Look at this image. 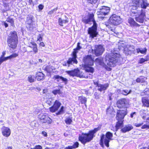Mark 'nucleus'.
Listing matches in <instances>:
<instances>
[{
    "instance_id": "nucleus-1",
    "label": "nucleus",
    "mask_w": 149,
    "mask_h": 149,
    "mask_svg": "<svg viewBox=\"0 0 149 149\" xmlns=\"http://www.w3.org/2000/svg\"><path fill=\"white\" fill-rule=\"evenodd\" d=\"M94 14H92L89 15L88 18H83L82 19V22L85 24H90L91 22H93V26L89 28L88 30V33L89 34L90 37L92 38L96 37L98 34L97 31V24L94 20Z\"/></svg>"
},
{
    "instance_id": "nucleus-2",
    "label": "nucleus",
    "mask_w": 149,
    "mask_h": 149,
    "mask_svg": "<svg viewBox=\"0 0 149 149\" xmlns=\"http://www.w3.org/2000/svg\"><path fill=\"white\" fill-rule=\"evenodd\" d=\"M100 129V128L98 127L93 130L90 131L88 133H82L81 135L79 137V140L84 144L90 141L93 139L94 134Z\"/></svg>"
},
{
    "instance_id": "nucleus-3",
    "label": "nucleus",
    "mask_w": 149,
    "mask_h": 149,
    "mask_svg": "<svg viewBox=\"0 0 149 149\" xmlns=\"http://www.w3.org/2000/svg\"><path fill=\"white\" fill-rule=\"evenodd\" d=\"M17 36L15 31L11 32L8 36L7 43L8 46L13 49H15L17 43Z\"/></svg>"
},
{
    "instance_id": "nucleus-4",
    "label": "nucleus",
    "mask_w": 149,
    "mask_h": 149,
    "mask_svg": "<svg viewBox=\"0 0 149 149\" xmlns=\"http://www.w3.org/2000/svg\"><path fill=\"white\" fill-rule=\"evenodd\" d=\"M120 56V54L116 52L115 51L111 52L108 55L109 62L107 63V65L116 64L119 60Z\"/></svg>"
},
{
    "instance_id": "nucleus-5",
    "label": "nucleus",
    "mask_w": 149,
    "mask_h": 149,
    "mask_svg": "<svg viewBox=\"0 0 149 149\" xmlns=\"http://www.w3.org/2000/svg\"><path fill=\"white\" fill-rule=\"evenodd\" d=\"M80 43L78 42L77 44V47L74 49V51L72 53V58H69L67 61V63L69 64L72 65L73 64H77V61L76 59L77 57V53L78 51L81 49V47L80 46Z\"/></svg>"
},
{
    "instance_id": "nucleus-6",
    "label": "nucleus",
    "mask_w": 149,
    "mask_h": 149,
    "mask_svg": "<svg viewBox=\"0 0 149 149\" xmlns=\"http://www.w3.org/2000/svg\"><path fill=\"white\" fill-rule=\"evenodd\" d=\"M66 72L70 76L73 77L76 76L80 78L88 77L87 75H86L82 72L81 71L78 69H75L71 71H67Z\"/></svg>"
},
{
    "instance_id": "nucleus-7",
    "label": "nucleus",
    "mask_w": 149,
    "mask_h": 149,
    "mask_svg": "<svg viewBox=\"0 0 149 149\" xmlns=\"http://www.w3.org/2000/svg\"><path fill=\"white\" fill-rule=\"evenodd\" d=\"M121 22V19L120 16L116 15H113L109 18L108 23L112 25H117Z\"/></svg>"
},
{
    "instance_id": "nucleus-8",
    "label": "nucleus",
    "mask_w": 149,
    "mask_h": 149,
    "mask_svg": "<svg viewBox=\"0 0 149 149\" xmlns=\"http://www.w3.org/2000/svg\"><path fill=\"white\" fill-rule=\"evenodd\" d=\"M41 122L46 123L47 124H50L52 122V120L47 115L46 113L40 114L38 116Z\"/></svg>"
},
{
    "instance_id": "nucleus-9",
    "label": "nucleus",
    "mask_w": 149,
    "mask_h": 149,
    "mask_svg": "<svg viewBox=\"0 0 149 149\" xmlns=\"http://www.w3.org/2000/svg\"><path fill=\"white\" fill-rule=\"evenodd\" d=\"M104 49L102 46L101 45L95 46L94 50L92 49L93 53H94L96 56L101 55L104 51Z\"/></svg>"
},
{
    "instance_id": "nucleus-10",
    "label": "nucleus",
    "mask_w": 149,
    "mask_h": 149,
    "mask_svg": "<svg viewBox=\"0 0 149 149\" xmlns=\"http://www.w3.org/2000/svg\"><path fill=\"white\" fill-rule=\"evenodd\" d=\"M127 112L125 110H118L117 113L116 119L117 120H123Z\"/></svg>"
},
{
    "instance_id": "nucleus-11",
    "label": "nucleus",
    "mask_w": 149,
    "mask_h": 149,
    "mask_svg": "<svg viewBox=\"0 0 149 149\" xmlns=\"http://www.w3.org/2000/svg\"><path fill=\"white\" fill-rule=\"evenodd\" d=\"M83 61L85 64L84 65H93L94 60L91 55H87L84 57Z\"/></svg>"
},
{
    "instance_id": "nucleus-12",
    "label": "nucleus",
    "mask_w": 149,
    "mask_h": 149,
    "mask_svg": "<svg viewBox=\"0 0 149 149\" xmlns=\"http://www.w3.org/2000/svg\"><path fill=\"white\" fill-rule=\"evenodd\" d=\"M127 100L125 98H123L118 100L116 103L117 106L119 108L126 107L127 104Z\"/></svg>"
},
{
    "instance_id": "nucleus-13",
    "label": "nucleus",
    "mask_w": 149,
    "mask_h": 149,
    "mask_svg": "<svg viewBox=\"0 0 149 149\" xmlns=\"http://www.w3.org/2000/svg\"><path fill=\"white\" fill-rule=\"evenodd\" d=\"M106 138L104 139V143L107 147H109V143L110 140L111 139V138L113 137V134L110 132H107L106 134Z\"/></svg>"
},
{
    "instance_id": "nucleus-14",
    "label": "nucleus",
    "mask_w": 149,
    "mask_h": 149,
    "mask_svg": "<svg viewBox=\"0 0 149 149\" xmlns=\"http://www.w3.org/2000/svg\"><path fill=\"white\" fill-rule=\"evenodd\" d=\"M61 104L58 101L56 100L54 102V105L50 108V111L52 112H54L57 111L61 105Z\"/></svg>"
},
{
    "instance_id": "nucleus-15",
    "label": "nucleus",
    "mask_w": 149,
    "mask_h": 149,
    "mask_svg": "<svg viewBox=\"0 0 149 149\" xmlns=\"http://www.w3.org/2000/svg\"><path fill=\"white\" fill-rule=\"evenodd\" d=\"M139 15L138 17H135L136 21L139 23H143L144 21V17L145 16L144 10L141 9V13Z\"/></svg>"
},
{
    "instance_id": "nucleus-16",
    "label": "nucleus",
    "mask_w": 149,
    "mask_h": 149,
    "mask_svg": "<svg viewBox=\"0 0 149 149\" xmlns=\"http://www.w3.org/2000/svg\"><path fill=\"white\" fill-rule=\"evenodd\" d=\"M134 51L133 46L128 45L124 48V53L126 55H128L132 53Z\"/></svg>"
},
{
    "instance_id": "nucleus-17",
    "label": "nucleus",
    "mask_w": 149,
    "mask_h": 149,
    "mask_svg": "<svg viewBox=\"0 0 149 149\" xmlns=\"http://www.w3.org/2000/svg\"><path fill=\"white\" fill-rule=\"evenodd\" d=\"M110 11V8L108 7H102L98 12V15H105L108 14Z\"/></svg>"
},
{
    "instance_id": "nucleus-18",
    "label": "nucleus",
    "mask_w": 149,
    "mask_h": 149,
    "mask_svg": "<svg viewBox=\"0 0 149 149\" xmlns=\"http://www.w3.org/2000/svg\"><path fill=\"white\" fill-rule=\"evenodd\" d=\"M53 79L54 80H56L57 82H59L61 81H62L65 83V84L67 83L68 81V80L67 79L58 75H54Z\"/></svg>"
},
{
    "instance_id": "nucleus-19",
    "label": "nucleus",
    "mask_w": 149,
    "mask_h": 149,
    "mask_svg": "<svg viewBox=\"0 0 149 149\" xmlns=\"http://www.w3.org/2000/svg\"><path fill=\"white\" fill-rule=\"evenodd\" d=\"M109 84L107 83L104 84H99L98 85L97 90L100 92L104 91L107 90L109 87Z\"/></svg>"
},
{
    "instance_id": "nucleus-20",
    "label": "nucleus",
    "mask_w": 149,
    "mask_h": 149,
    "mask_svg": "<svg viewBox=\"0 0 149 149\" xmlns=\"http://www.w3.org/2000/svg\"><path fill=\"white\" fill-rule=\"evenodd\" d=\"M36 25L32 23V20L31 19L27 21L26 27L30 31H32L34 28L36 27Z\"/></svg>"
},
{
    "instance_id": "nucleus-21",
    "label": "nucleus",
    "mask_w": 149,
    "mask_h": 149,
    "mask_svg": "<svg viewBox=\"0 0 149 149\" xmlns=\"http://www.w3.org/2000/svg\"><path fill=\"white\" fill-rule=\"evenodd\" d=\"M10 130L8 127H3L2 128V133L4 136L8 137L10 135Z\"/></svg>"
},
{
    "instance_id": "nucleus-22",
    "label": "nucleus",
    "mask_w": 149,
    "mask_h": 149,
    "mask_svg": "<svg viewBox=\"0 0 149 149\" xmlns=\"http://www.w3.org/2000/svg\"><path fill=\"white\" fill-rule=\"evenodd\" d=\"M133 128L131 125L128 124L125 125L121 130V131L123 133H125L130 131Z\"/></svg>"
},
{
    "instance_id": "nucleus-23",
    "label": "nucleus",
    "mask_w": 149,
    "mask_h": 149,
    "mask_svg": "<svg viewBox=\"0 0 149 149\" xmlns=\"http://www.w3.org/2000/svg\"><path fill=\"white\" fill-rule=\"evenodd\" d=\"M129 23L132 26H139L140 25L136 22L131 17H129L128 19Z\"/></svg>"
},
{
    "instance_id": "nucleus-24",
    "label": "nucleus",
    "mask_w": 149,
    "mask_h": 149,
    "mask_svg": "<svg viewBox=\"0 0 149 149\" xmlns=\"http://www.w3.org/2000/svg\"><path fill=\"white\" fill-rule=\"evenodd\" d=\"M44 74L41 72H39L36 74V78L38 81H40L44 79Z\"/></svg>"
},
{
    "instance_id": "nucleus-25",
    "label": "nucleus",
    "mask_w": 149,
    "mask_h": 149,
    "mask_svg": "<svg viewBox=\"0 0 149 149\" xmlns=\"http://www.w3.org/2000/svg\"><path fill=\"white\" fill-rule=\"evenodd\" d=\"M139 8L137 7L136 8L133 7L132 8L131 12L133 13L136 14V16L139 15L141 13V10H137Z\"/></svg>"
},
{
    "instance_id": "nucleus-26",
    "label": "nucleus",
    "mask_w": 149,
    "mask_h": 149,
    "mask_svg": "<svg viewBox=\"0 0 149 149\" xmlns=\"http://www.w3.org/2000/svg\"><path fill=\"white\" fill-rule=\"evenodd\" d=\"M85 66L84 67V69L85 71L87 72H91V73H93L94 72V68L90 66Z\"/></svg>"
},
{
    "instance_id": "nucleus-27",
    "label": "nucleus",
    "mask_w": 149,
    "mask_h": 149,
    "mask_svg": "<svg viewBox=\"0 0 149 149\" xmlns=\"http://www.w3.org/2000/svg\"><path fill=\"white\" fill-rule=\"evenodd\" d=\"M142 102L144 106L147 107H149V99L148 98L146 97L143 98L142 100Z\"/></svg>"
},
{
    "instance_id": "nucleus-28",
    "label": "nucleus",
    "mask_w": 149,
    "mask_h": 149,
    "mask_svg": "<svg viewBox=\"0 0 149 149\" xmlns=\"http://www.w3.org/2000/svg\"><path fill=\"white\" fill-rule=\"evenodd\" d=\"M96 65H103V62L102 59L100 58H97L93 62Z\"/></svg>"
},
{
    "instance_id": "nucleus-29",
    "label": "nucleus",
    "mask_w": 149,
    "mask_h": 149,
    "mask_svg": "<svg viewBox=\"0 0 149 149\" xmlns=\"http://www.w3.org/2000/svg\"><path fill=\"white\" fill-rule=\"evenodd\" d=\"M140 1V0H132L133 7L136 8L137 7H139H139Z\"/></svg>"
},
{
    "instance_id": "nucleus-30",
    "label": "nucleus",
    "mask_w": 149,
    "mask_h": 149,
    "mask_svg": "<svg viewBox=\"0 0 149 149\" xmlns=\"http://www.w3.org/2000/svg\"><path fill=\"white\" fill-rule=\"evenodd\" d=\"M118 121L116 123V129L117 130L119 128L123 127V120H117Z\"/></svg>"
},
{
    "instance_id": "nucleus-31",
    "label": "nucleus",
    "mask_w": 149,
    "mask_h": 149,
    "mask_svg": "<svg viewBox=\"0 0 149 149\" xmlns=\"http://www.w3.org/2000/svg\"><path fill=\"white\" fill-rule=\"evenodd\" d=\"M142 3L141 4V8L146 9L148 6L149 4L147 3V0H142Z\"/></svg>"
},
{
    "instance_id": "nucleus-32",
    "label": "nucleus",
    "mask_w": 149,
    "mask_h": 149,
    "mask_svg": "<svg viewBox=\"0 0 149 149\" xmlns=\"http://www.w3.org/2000/svg\"><path fill=\"white\" fill-rule=\"evenodd\" d=\"M147 49L146 47L144 48H138L137 49V53H141L142 54H146L147 52Z\"/></svg>"
},
{
    "instance_id": "nucleus-33",
    "label": "nucleus",
    "mask_w": 149,
    "mask_h": 149,
    "mask_svg": "<svg viewBox=\"0 0 149 149\" xmlns=\"http://www.w3.org/2000/svg\"><path fill=\"white\" fill-rule=\"evenodd\" d=\"M78 100H80L82 104H84L86 105L85 103L87 101V99L86 97L83 96H80L78 97Z\"/></svg>"
},
{
    "instance_id": "nucleus-34",
    "label": "nucleus",
    "mask_w": 149,
    "mask_h": 149,
    "mask_svg": "<svg viewBox=\"0 0 149 149\" xmlns=\"http://www.w3.org/2000/svg\"><path fill=\"white\" fill-rule=\"evenodd\" d=\"M6 51H3L2 52V54L0 57V64L4 61H6L7 60H5V59L6 57H4V56L6 54Z\"/></svg>"
},
{
    "instance_id": "nucleus-35",
    "label": "nucleus",
    "mask_w": 149,
    "mask_h": 149,
    "mask_svg": "<svg viewBox=\"0 0 149 149\" xmlns=\"http://www.w3.org/2000/svg\"><path fill=\"white\" fill-rule=\"evenodd\" d=\"M58 22L59 23V24L60 25L63 26V24L68 22V21L66 19L62 20L61 18H60L58 19Z\"/></svg>"
},
{
    "instance_id": "nucleus-36",
    "label": "nucleus",
    "mask_w": 149,
    "mask_h": 149,
    "mask_svg": "<svg viewBox=\"0 0 149 149\" xmlns=\"http://www.w3.org/2000/svg\"><path fill=\"white\" fill-rule=\"evenodd\" d=\"M18 56V54L16 53H13L10 56L6 57L5 58V60H9L13 58Z\"/></svg>"
},
{
    "instance_id": "nucleus-37",
    "label": "nucleus",
    "mask_w": 149,
    "mask_h": 149,
    "mask_svg": "<svg viewBox=\"0 0 149 149\" xmlns=\"http://www.w3.org/2000/svg\"><path fill=\"white\" fill-rule=\"evenodd\" d=\"M30 43L33 46L32 48H33V51L35 52V53H36L38 52L37 45L34 42H31Z\"/></svg>"
},
{
    "instance_id": "nucleus-38",
    "label": "nucleus",
    "mask_w": 149,
    "mask_h": 149,
    "mask_svg": "<svg viewBox=\"0 0 149 149\" xmlns=\"http://www.w3.org/2000/svg\"><path fill=\"white\" fill-rule=\"evenodd\" d=\"M149 60V56L148 55H147L146 56L145 58H141L140 59L139 63H142L145 61H147L148 60Z\"/></svg>"
},
{
    "instance_id": "nucleus-39",
    "label": "nucleus",
    "mask_w": 149,
    "mask_h": 149,
    "mask_svg": "<svg viewBox=\"0 0 149 149\" xmlns=\"http://www.w3.org/2000/svg\"><path fill=\"white\" fill-rule=\"evenodd\" d=\"M34 77V76L30 75L28 77V80L30 83L33 82L35 81Z\"/></svg>"
},
{
    "instance_id": "nucleus-40",
    "label": "nucleus",
    "mask_w": 149,
    "mask_h": 149,
    "mask_svg": "<svg viewBox=\"0 0 149 149\" xmlns=\"http://www.w3.org/2000/svg\"><path fill=\"white\" fill-rule=\"evenodd\" d=\"M6 21L10 23L11 24V26H14V20L13 18H12L10 17H8L7 18Z\"/></svg>"
},
{
    "instance_id": "nucleus-41",
    "label": "nucleus",
    "mask_w": 149,
    "mask_h": 149,
    "mask_svg": "<svg viewBox=\"0 0 149 149\" xmlns=\"http://www.w3.org/2000/svg\"><path fill=\"white\" fill-rule=\"evenodd\" d=\"M105 137V136L104 134H102V135L101 136V139L100 140V144L101 146L103 147H104V144H103V141H104V138Z\"/></svg>"
},
{
    "instance_id": "nucleus-42",
    "label": "nucleus",
    "mask_w": 149,
    "mask_h": 149,
    "mask_svg": "<svg viewBox=\"0 0 149 149\" xmlns=\"http://www.w3.org/2000/svg\"><path fill=\"white\" fill-rule=\"evenodd\" d=\"M131 92V91L130 90L129 91L127 90H123L121 92V93L125 95H127Z\"/></svg>"
},
{
    "instance_id": "nucleus-43",
    "label": "nucleus",
    "mask_w": 149,
    "mask_h": 149,
    "mask_svg": "<svg viewBox=\"0 0 149 149\" xmlns=\"http://www.w3.org/2000/svg\"><path fill=\"white\" fill-rule=\"evenodd\" d=\"M65 122L67 124L70 125L72 122V120L70 117H68L66 118Z\"/></svg>"
},
{
    "instance_id": "nucleus-44",
    "label": "nucleus",
    "mask_w": 149,
    "mask_h": 149,
    "mask_svg": "<svg viewBox=\"0 0 149 149\" xmlns=\"http://www.w3.org/2000/svg\"><path fill=\"white\" fill-rule=\"evenodd\" d=\"M79 143L77 142H76L72 146H69L72 149L76 148L78 147Z\"/></svg>"
},
{
    "instance_id": "nucleus-45",
    "label": "nucleus",
    "mask_w": 149,
    "mask_h": 149,
    "mask_svg": "<svg viewBox=\"0 0 149 149\" xmlns=\"http://www.w3.org/2000/svg\"><path fill=\"white\" fill-rule=\"evenodd\" d=\"M64 113V107L62 106L60 110L56 113V114L57 115H59L63 114Z\"/></svg>"
},
{
    "instance_id": "nucleus-46",
    "label": "nucleus",
    "mask_w": 149,
    "mask_h": 149,
    "mask_svg": "<svg viewBox=\"0 0 149 149\" xmlns=\"http://www.w3.org/2000/svg\"><path fill=\"white\" fill-rule=\"evenodd\" d=\"M54 102V100L51 98L49 99L46 101V103L47 104L49 105L52 104Z\"/></svg>"
},
{
    "instance_id": "nucleus-47",
    "label": "nucleus",
    "mask_w": 149,
    "mask_h": 149,
    "mask_svg": "<svg viewBox=\"0 0 149 149\" xmlns=\"http://www.w3.org/2000/svg\"><path fill=\"white\" fill-rule=\"evenodd\" d=\"M43 34H39L38 36L37 39L40 42H41L42 41V38L43 36Z\"/></svg>"
},
{
    "instance_id": "nucleus-48",
    "label": "nucleus",
    "mask_w": 149,
    "mask_h": 149,
    "mask_svg": "<svg viewBox=\"0 0 149 149\" xmlns=\"http://www.w3.org/2000/svg\"><path fill=\"white\" fill-rule=\"evenodd\" d=\"M94 98L96 99H100V94L97 92H95L94 94Z\"/></svg>"
},
{
    "instance_id": "nucleus-49",
    "label": "nucleus",
    "mask_w": 149,
    "mask_h": 149,
    "mask_svg": "<svg viewBox=\"0 0 149 149\" xmlns=\"http://www.w3.org/2000/svg\"><path fill=\"white\" fill-rule=\"evenodd\" d=\"M52 93L54 95H56L57 94H60L61 93L60 90L59 89L54 90L52 91Z\"/></svg>"
},
{
    "instance_id": "nucleus-50",
    "label": "nucleus",
    "mask_w": 149,
    "mask_h": 149,
    "mask_svg": "<svg viewBox=\"0 0 149 149\" xmlns=\"http://www.w3.org/2000/svg\"><path fill=\"white\" fill-rule=\"evenodd\" d=\"M88 3L92 4L96 3L98 0H87Z\"/></svg>"
},
{
    "instance_id": "nucleus-51",
    "label": "nucleus",
    "mask_w": 149,
    "mask_h": 149,
    "mask_svg": "<svg viewBox=\"0 0 149 149\" xmlns=\"http://www.w3.org/2000/svg\"><path fill=\"white\" fill-rule=\"evenodd\" d=\"M104 68H105L107 70L110 71L111 70V68L109 66H103Z\"/></svg>"
},
{
    "instance_id": "nucleus-52",
    "label": "nucleus",
    "mask_w": 149,
    "mask_h": 149,
    "mask_svg": "<svg viewBox=\"0 0 149 149\" xmlns=\"http://www.w3.org/2000/svg\"><path fill=\"white\" fill-rule=\"evenodd\" d=\"M31 149H42V147L39 145H37Z\"/></svg>"
},
{
    "instance_id": "nucleus-53",
    "label": "nucleus",
    "mask_w": 149,
    "mask_h": 149,
    "mask_svg": "<svg viewBox=\"0 0 149 149\" xmlns=\"http://www.w3.org/2000/svg\"><path fill=\"white\" fill-rule=\"evenodd\" d=\"M57 9V8L53 9V10L49 11L48 13V14L49 15H51L52 14L54 13V11H56Z\"/></svg>"
},
{
    "instance_id": "nucleus-54",
    "label": "nucleus",
    "mask_w": 149,
    "mask_h": 149,
    "mask_svg": "<svg viewBox=\"0 0 149 149\" xmlns=\"http://www.w3.org/2000/svg\"><path fill=\"white\" fill-rule=\"evenodd\" d=\"M143 124V123H134V125L136 127H139L141 126Z\"/></svg>"
},
{
    "instance_id": "nucleus-55",
    "label": "nucleus",
    "mask_w": 149,
    "mask_h": 149,
    "mask_svg": "<svg viewBox=\"0 0 149 149\" xmlns=\"http://www.w3.org/2000/svg\"><path fill=\"white\" fill-rule=\"evenodd\" d=\"M111 24H109L108 23V24H106V26L108 28H109V29L111 31H113V29L112 28V27L111 26Z\"/></svg>"
},
{
    "instance_id": "nucleus-56",
    "label": "nucleus",
    "mask_w": 149,
    "mask_h": 149,
    "mask_svg": "<svg viewBox=\"0 0 149 149\" xmlns=\"http://www.w3.org/2000/svg\"><path fill=\"white\" fill-rule=\"evenodd\" d=\"M141 79V83L144 82L145 81V77L143 76H141L140 77Z\"/></svg>"
},
{
    "instance_id": "nucleus-57",
    "label": "nucleus",
    "mask_w": 149,
    "mask_h": 149,
    "mask_svg": "<svg viewBox=\"0 0 149 149\" xmlns=\"http://www.w3.org/2000/svg\"><path fill=\"white\" fill-rule=\"evenodd\" d=\"M2 23L4 25L5 27H7L8 26V24L6 22L3 21L2 22Z\"/></svg>"
},
{
    "instance_id": "nucleus-58",
    "label": "nucleus",
    "mask_w": 149,
    "mask_h": 149,
    "mask_svg": "<svg viewBox=\"0 0 149 149\" xmlns=\"http://www.w3.org/2000/svg\"><path fill=\"white\" fill-rule=\"evenodd\" d=\"M44 7V6L43 5L40 4L38 6L39 9L40 10H42Z\"/></svg>"
},
{
    "instance_id": "nucleus-59",
    "label": "nucleus",
    "mask_w": 149,
    "mask_h": 149,
    "mask_svg": "<svg viewBox=\"0 0 149 149\" xmlns=\"http://www.w3.org/2000/svg\"><path fill=\"white\" fill-rule=\"evenodd\" d=\"M42 135L45 136L46 137L47 136V134L46 132L45 131L42 132Z\"/></svg>"
},
{
    "instance_id": "nucleus-60",
    "label": "nucleus",
    "mask_w": 149,
    "mask_h": 149,
    "mask_svg": "<svg viewBox=\"0 0 149 149\" xmlns=\"http://www.w3.org/2000/svg\"><path fill=\"white\" fill-rule=\"evenodd\" d=\"M136 115V113L135 112H134L130 114V116L132 118L134 115Z\"/></svg>"
},
{
    "instance_id": "nucleus-61",
    "label": "nucleus",
    "mask_w": 149,
    "mask_h": 149,
    "mask_svg": "<svg viewBox=\"0 0 149 149\" xmlns=\"http://www.w3.org/2000/svg\"><path fill=\"white\" fill-rule=\"evenodd\" d=\"M149 91V89H148V88L145 89L144 90V93H145V94L147 95L146 94V93H149L148 92Z\"/></svg>"
},
{
    "instance_id": "nucleus-62",
    "label": "nucleus",
    "mask_w": 149,
    "mask_h": 149,
    "mask_svg": "<svg viewBox=\"0 0 149 149\" xmlns=\"http://www.w3.org/2000/svg\"><path fill=\"white\" fill-rule=\"evenodd\" d=\"M136 81L138 83L141 82V79L140 77L137 78L136 79Z\"/></svg>"
},
{
    "instance_id": "nucleus-63",
    "label": "nucleus",
    "mask_w": 149,
    "mask_h": 149,
    "mask_svg": "<svg viewBox=\"0 0 149 149\" xmlns=\"http://www.w3.org/2000/svg\"><path fill=\"white\" fill-rule=\"evenodd\" d=\"M40 45L42 47L45 46V44L43 42H41L40 43Z\"/></svg>"
},
{
    "instance_id": "nucleus-64",
    "label": "nucleus",
    "mask_w": 149,
    "mask_h": 149,
    "mask_svg": "<svg viewBox=\"0 0 149 149\" xmlns=\"http://www.w3.org/2000/svg\"><path fill=\"white\" fill-rule=\"evenodd\" d=\"M29 2L30 5L33 4L32 0H29Z\"/></svg>"
}]
</instances>
